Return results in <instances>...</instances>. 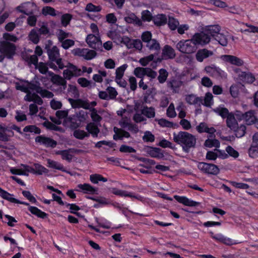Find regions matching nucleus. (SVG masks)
Listing matches in <instances>:
<instances>
[{"label": "nucleus", "instance_id": "25", "mask_svg": "<svg viewBox=\"0 0 258 258\" xmlns=\"http://www.w3.org/2000/svg\"><path fill=\"white\" fill-rule=\"evenodd\" d=\"M221 30V27L219 25H209L205 27L204 31L210 36L215 37L216 34L219 33Z\"/></svg>", "mask_w": 258, "mask_h": 258}, {"label": "nucleus", "instance_id": "19", "mask_svg": "<svg viewBox=\"0 0 258 258\" xmlns=\"http://www.w3.org/2000/svg\"><path fill=\"white\" fill-rule=\"evenodd\" d=\"M176 54L174 49L170 46L166 45L162 49V56L163 59H173Z\"/></svg>", "mask_w": 258, "mask_h": 258}, {"label": "nucleus", "instance_id": "4", "mask_svg": "<svg viewBox=\"0 0 258 258\" xmlns=\"http://www.w3.org/2000/svg\"><path fill=\"white\" fill-rule=\"evenodd\" d=\"M176 48L180 52L191 54L196 51L197 47L192 40V38L185 40H181L176 44Z\"/></svg>", "mask_w": 258, "mask_h": 258}, {"label": "nucleus", "instance_id": "58", "mask_svg": "<svg viewBox=\"0 0 258 258\" xmlns=\"http://www.w3.org/2000/svg\"><path fill=\"white\" fill-rule=\"evenodd\" d=\"M168 25L172 30H174L179 25V22L178 20L175 18L171 17H169Z\"/></svg>", "mask_w": 258, "mask_h": 258}, {"label": "nucleus", "instance_id": "15", "mask_svg": "<svg viewBox=\"0 0 258 258\" xmlns=\"http://www.w3.org/2000/svg\"><path fill=\"white\" fill-rule=\"evenodd\" d=\"M33 91H35L37 93L39 94L43 98H51L53 97V94L46 89H43L38 82H36L35 85H32Z\"/></svg>", "mask_w": 258, "mask_h": 258}, {"label": "nucleus", "instance_id": "33", "mask_svg": "<svg viewBox=\"0 0 258 258\" xmlns=\"http://www.w3.org/2000/svg\"><path fill=\"white\" fill-rule=\"evenodd\" d=\"M0 196L4 199L8 200L12 203H16V202H19L18 200L12 197V195L8 192L6 190H3L1 187H0Z\"/></svg>", "mask_w": 258, "mask_h": 258}, {"label": "nucleus", "instance_id": "57", "mask_svg": "<svg viewBox=\"0 0 258 258\" xmlns=\"http://www.w3.org/2000/svg\"><path fill=\"white\" fill-rule=\"evenodd\" d=\"M36 68L38 70L39 72L42 74H46L47 73L48 74L49 72L48 70L47 64L40 62L36 66Z\"/></svg>", "mask_w": 258, "mask_h": 258}, {"label": "nucleus", "instance_id": "36", "mask_svg": "<svg viewBox=\"0 0 258 258\" xmlns=\"http://www.w3.org/2000/svg\"><path fill=\"white\" fill-rule=\"evenodd\" d=\"M124 20L128 23H134L138 25H142L141 20L138 18L134 14H131L128 16L124 18Z\"/></svg>", "mask_w": 258, "mask_h": 258}, {"label": "nucleus", "instance_id": "48", "mask_svg": "<svg viewBox=\"0 0 258 258\" xmlns=\"http://www.w3.org/2000/svg\"><path fill=\"white\" fill-rule=\"evenodd\" d=\"M8 131L7 127L0 124V141L7 142L9 141V136L6 134Z\"/></svg>", "mask_w": 258, "mask_h": 258}, {"label": "nucleus", "instance_id": "63", "mask_svg": "<svg viewBox=\"0 0 258 258\" xmlns=\"http://www.w3.org/2000/svg\"><path fill=\"white\" fill-rule=\"evenodd\" d=\"M60 43L61 47L64 49H68L75 45V41L69 39H66Z\"/></svg>", "mask_w": 258, "mask_h": 258}, {"label": "nucleus", "instance_id": "45", "mask_svg": "<svg viewBox=\"0 0 258 258\" xmlns=\"http://www.w3.org/2000/svg\"><path fill=\"white\" fill-rule=\"evenodd\" d=\"M74 136L79 140H83L85 137H89V134L85 132L83 130H76L74 132Z\"/></svg>", "mask_w": 258, "mask_h": 258}, {"label": "nucleus", "instance_id": "61", "mask_svg": "<svg viewBox=\"0 0 258 258\" xmlns=\"http://www.w3.org/2000/svg\"><path fill=\"white\" fill-rule=\"evenodd\" d=\"M34 166L33 169H35L34 173L41 175L43 173L47 172V169L39 164H34Z\"/></svg>", "mask_w": 258, "mask_h": 258}, {"label": "nucleus", "instance_id": "26", "mask_svg": "<svg viewBox=\"0 0 258 258\" xmlns=\"http://www.w3.org/2000/svg\"><path fill=\"white\" fill-rule=\"evenodd\" d=\"M197 131L200 133H207L209 134H213L216 130L214 127H209L205 122H201L196 127Z\"/></svg>", "mask_w": 258, "mask_h": 258}, {"label": "nucleus", "instance_id": "44", "mask_svg": "<svg viewBox=\"0 0 258 258\" xmlns=\"http://www.w3.org/2000/svg\"><path fill=\"white\" fill-rule=\"evenodd\" d=\"M29 39L34 44H37L39 41V34L33 29L29 34Z\"/></svg>", "mask_w": 258, "mask_h": 258}, {"label": "nucleus", "instance_id": "49", "mask_svg": "<svg viewBox=\"0 0 258 258\" xmlns=\"http://www.w3.org/2000/svg\"><path fill=\"white\" fill-rule=\"evenodd\" d=\"M240 76L248 83H252L255 80L254 76L250 73L241 72Z\"/></svg>", "mask_w": 258, "mask_h": 258}, {"label": "nucleus", "instance_id": "1", "mask_svg": "<svg viewBox=\"0 0 258 258\" xmlns=\"http://www.w3.org/2000/svg\"><path fill=\"white\" fill-rule=\"evenodd\" d=\"M48 56L49 61L47 62L48 66L54 71L62 70L64 68V63L62 58L60 57L59 49L56 46H52V41H48V44L45 46Z\"/></svg>", "mask_w": 258, "mask_h": 258}, {"label": "nucleus", "instance_id": "40", "mask_svg": "<svg viewBox=\"0 0 258 258\" xmlns=\"http://www.w3.org/2000/svg\"><path fill=\"white\" fill-rule=\"evenodd\" d=\"M159 75L158 77V80L161 84H163L166 81L168 76V73L164 69H161L159 71Z\"/></svg>", "mask_w": 258, "mask_h": 258}, {"label": "nucleus", "instance_id": "35", "mask_svg": "<svg viewBox=\"0 0 258 258\" xmlns=\"http://www.w3.org/2000/svg\"><path fill=\"white\" fill-rule=\"evenodd\" d=\"M146 46L150 50H155V51H159L160 49V44L155 39H153L152 40L147 42L146 44Z\"/></svg>", "mask_w": 258, "mask_h": 258}, {"label": "nucleus", "instance_id": "28", "mask_svg": "<svg viewBox=\"0 0 258 258\" xmlns=\"http://www.w3.org/2000/svg\"><path fill=\"white\" fill-rule=\"evenodd\" d=\"M142 114L149 118H153L155 116V109L154 107L144 106L141 110Z\"/></svg>", "mask_w": 258, "mask_h": 258}, {"label": "nucleus", "instance_id": "10", "mask_svg": "<svg viewBox=\"0 0 258 258\" xmlns=\"http://www.w3.org/2000/svg\"><path fill=\"white\" fill-rule=\"evenodd\" d=\"M198 167L201 171L208 174L216 175L220 172L218 167L213 164L200 162L198 164Z\"/></svg>", "mask_w": 258, "mask_h": 258}, {"label": "nucleus", "instance_id": "55", "mask_svg": "<svg viewBox=\"0 0 258 258\" xmlns=\"http://www.w3.org/2000/svg\"><path fill=\"white\" fill-rule=\"evenodd\" d=\"M213 103V95L211 93H207L206 94L204 103H201L206 107H210Z\"/></svg>", "mask_w": 258, "mask_h": 258}, {"label": "nucleus", "instance_id": "42", "mask_svg": "<svg viewBox=\"0 0 258 258\" xmlns=\"http://www.w3.org/2000/svg\"><path fill=\"white\" fill-rule=\"evenodd\" d=\"M42 14L44 15H50L52 16H56L60 13L56 12L53 8L47 6L43 8Z\"/></svg>", "mask_w": 258, "mask_h": 258}, {"label": "nucleus", "instance_id": "16", "mask_svg": "<svg viewBox=\"0 0 258 258\" xmlns=\"http://www.w3.org/2000/svg\"><path fill=\"white\" fill-rule=\"evenodd\" d=\"M68 101L73 108L82 107L86 109H89L90 104L86 101L81 99H74L69 98Z\"/></svg>", "mask_w": 258, "mask_h": 258}, {"label": "nucleus", "instance_id": "5", "mask_svg": "<svg viewBox=\"0 0 258 258\" xmlns=\"http://www.w3.org/2000/svg\"><path fill=\"white\" fill-rule=\"evenodd\" d=\"M235 116L237 119L239 120H244L247 125L254 124L258 119L255 115V112L253 110H250L244 113L239 111H236Z\"/></svg>", "mask_w": 258, "mask_h": 258}, {"label": "nucleus", "instance_id": "30", "mask_svg": "<svg viewBox=\"0 0 258 258\" xmlns=\"http://www.w3.org/2000/svg\"><path fill=\"white\" fill-rule=\"evenodd\" d=\"M86 130L94 137H97L99 133V129L93 122L88 123L86 126Z\"/></svg>", "mask_w": 258, "mask_h": 258}, {"label": "nucleus", "instance_id": "62", "mask_svg": "<svg viewBox=\"0 0 258 258\" xmlns=\"http://www.w3.org/2000/svg\"><path fill=\"white\" fill-rule=\"evenodd\" d=\"M43 125L47 128L51 130L59 131L61 129L60 127L56 126L55 124L47 120L43 123Z\"/></svg>", "mask_w": 258, "mask_h": 258}, {"label": "nucleus", "instance_id": "51", "mask_svg": "<svg viewBox=\"0 0 258 258\" xmlns=\"http://www.w3.org/2000/svg\"><path fill=\"white\" fill-rule=\"evenodd\" d=\"M119 196L124 197H130L136 199L140 201H142L143 198L140 196H136L132 192H128L126 190H120Z\"/></svg>", "mask_w": 258, "mask_h": 258}, {"label": "nucleus", "instance_id": "29", "mask_svg": "<svg viewBox=\"0 0 258 258\" xmlns=\"http://www.w3.org/2000/svg\"><path fill=\"white\" fill-rule=\"evenodd\" d=\"M78 187L84 191L85 194H94L97 191V189L94 188L89 184L84 183L83 184H80L78 185Z\"/></svg>", "mask_w": 258, "mask_h": 258}, {"label": "nucleus", "instance_id": "3", "mask_svg": "<svg viewBox=\"0 0 258 258\" xmlns=\"http://www.w3.org/2000/svg\"><path fill=\"white\" fill-rule=\"evenodd\" d=\"M227 127L232 130L237 138L243 137L245 134L246 126L243 124L239 125L233 114L230 115L226 119Z\"/></svg>", "mask_w": 258, "mask_h": 258}, {"label": "nucleus", "instance_id": "47", "mask_svg": "<svg viewBox=\"0 0 258 258\" xmlns=\"http://www.w3.org/2000/svg\"><path fill=\"white\" fill-rule=\"evenodd\" d=\"M56 154L60 155L62 159L66 160L69 162L72 160L73 155L69 153V150L58 151L56 152Z\"/></svg>", "mask_w": 258, "mask_h": 258}, {"label": "nucleus", "instance_id": "54", "mask_svg": "<svg viewBox=\"0 0 258 258\" xmlns=\"http://www.w3.org/2000/svg\"><path fill=\"white\" fill-rule=\"evenodd\" d=\"M145 68L138 67L135 69L134 71V75L141 79H144L145 76Z\"/></svg>", "mask_w": 258, "mask_h": 258}, {"label": "nucleus", "instance_id": "11", "mask_svg": "<svg viewBox=\"0 0 258 258\" xmlns=\"http://www.w3.org/2000/svg\"><path fill=\"white\" fill-rule=\"evenodd\" d=\"M16 47L13 43L4 42L0 45V52L8 58H12L15 54Z\"/></svg>", "mask_w": 258, "mask_h": 258}, {"label": "nucleus", "instance_id": "37", "mask_svg": "<svg viewBox=\"0 0 258 258\" xmlns=\"http://www.w3.org/2000/svg\"><path fill=\"white\" fill-rule=\"evenodd\" d=\"M148 153L153 158H161L163 157V154L160 153V149L157 148L150 147Z\"/></svg>", "mask_w": 258, "mask_h": 258}, {"label": "nucleus", "instance_id": "24", "mask_svg": "<svg viewBox=\"0 0 258 258\" xmlns=\"http://www.w3.org/2000/svg\"><path fill=\"white\" fill-rule=\"evenodd\" d=\"M213 54V52L208 50L207 49H202L199 50L196 54L197 60L199 62H202L205 58L208 57Z\"/></svg>", "mask_w": 258, "mask_h": 258}, {"label": "nucleus", "instance_id": "34", "mask_svg": "<svg viewBox=\"0 0 258 258\" xmlns=\"http://www.w3.org/2000/svg\"><path fill=\"white\" fill-rule=\"evenodd\" d=\"M167 20L166 15L163 14L157 15L153 19L154 22L157 26H161L165 24Z\"/></svg>", "mask_w": 258, "mask_h": 258}, {"label": "nucleus", "instance_id": "56", "mask_svg": "<svg viewBox=\"0 0 258 258\" xmlns=\"http://www.w3.org/2000/svg\"><path fill=\"white\" fill-rule=\"evenodd\" d=\"M24 132L34 133L36 134H39L41 132L40 129L35 125H27L23 129Z\"/></svg>", "mask_w": 258, "mask_h": 258}, {"label": "nucleus", "instance_id": "39", "mask_svg": "<svg viewBox=\"0 0 258 258\" xmlns=\"http://www.w3.org/2000/svg\"><path fill=\"white\" fill-rule=\"evenodd\" d=\"M214 39L222 46H226L228 44V39L226 36L222 33L217 34Z\"/></svg>", "mask_w": 258, "mask_h": 258}, {"label": "nucleus", "instance_id": "18", "mask_svg": "<svg viewBox=\"0 0 258 258\" xmlns=\"http://www.w3.org/2000/svg\"><path fill=\"white\" fill-rule=\"evenodd\" d=\"M205 70L210 75L216 78L222 77L224 75V72L222 70L213 64L206 67Z\"/></svg>", "mask_w": 258, "mask_h": 258}, {"label": "nucleus", "instance_id": "52", "mask_svg": "<svg viewBox=\"0 0 258 258\" xmlns=\"http://www.w3.org/2000/svg\"><path fill=\"white\" fill-rule=\"evenodd\" d=\"M90 179L93 183H97L99 181L106 182L107 181V178L103 177L100 174H92L90 176Z\"/></svg>", "mask_w": 258, "mask_h": 258}, {"label": "nucleus", "instance_id": "59", "mask_svg": "<svg viewBox=\"0 0 258 258\" xmlns=\"http://www.w3.org/2000/svg\"><path fill=\"white\" fill-rule=\"evenodd\" d=\"M85 10L91 12H98L101 10V7L99 6H95L92 3L87 5Z\"/></svg>", "mask_w": 258, "mask_h": 258}, {"label": "nucleus", "instance_id": "2", "mask_svg": "<svg viewBox=\"0 0 258 258\" xmlns=\"http://www.w3.org/2000/svg\"><path fill=\"white\" fill-rule=\"evenodd\" d=\"M173 140L176 143L181 145L183 151L186 153H188L190 148L195 147L197 141L194 135L186 132L174 133Z\"/></svg>", "mask_w": 258, "mask_h": 258}, {"label": "nucleus", "instance_id": "12", "mask_svg": "<svg viewBox=\"0 0 258 258\" xmlns=\"http://www.w3.org/2000/svg\"><path fill=\"white\" fill-rule=\"evenodd\" d=\"M86 41L89 46L93 49L97 50L102 47V42L100 38L96 36L94 34H89L87 35Z\"/></svg>", "mask_w": 258, "mask_h": 258}, {"label": "nucleus", "instance_id": "43", "mask_svg": "<svg viewBox=\"0 0 258 258\" xmlns=\"http://www.w3.org/2000/svg\"><path fill=\"white\" fill-rule=\"evenodd\" d=\"M214 111L219 114L222 118H226L231 115L232 113H229L228 110L226 108H217L214 109Z\"/></svg>", "mask_w": 258, "mask_h": 258}, {"label": "nucleus", "instance_id": "31", "mask_svg": "<svg viewBox=\"0 0 258 258\" xmlns=\"http://www.w3.org/2000/svg\"><path fill=\"white\" fill-rule=\"evenodd\" d=\"M126 46L129 48L134 47L138 50H141L142 48L143 44L141 41L139 39L128 40Z\"/></svg>", "mask_w": 258, "mask_h": 258}, {"label": "nucleus", "instance_id": "17", "mask_svg": "<svg viewBox=\"0 0 258 258\" xmlns=\"http://www.w3.org/2000/svg\"><path fill=\"white\" fill-rule=\"evenodd\" d=\"M183 82L178 80L175 79H170L167 82V86L168 88H170L173 93H177L179 92L180 88L182 85Z\"/></svg>", "mask_w": 258, "mask_h": 258}, {"label": "nucleus", "instance_id": "9", "mask_svg": "<svg viewBox=\"0 0 258 258\" xmlns=\"http://www.w3.org/2000/svg\"><path fill=\"white\" fill-rule=\"evenodd\" d=\"M191 38L196 46L197 45H205L209 43L211 40L210 35L206 33L205 31L195 33Z\"/></svg>", "mask_w": 258, "mask_h": 258}, {"label": "nucleus", "instance_id": "21", "mask_svg": "<svg viewBox=\"0 0 258 258\" xmlns=\"http://www.w3.org/2000/svg\"><path fill=\"white\" fill-rule=\"evenodd\" d=\"M221 57L223 60L228 62L232 64L241 66L243 64V61L242 59L234 55H223Z\"/></svg>", "mask_w": 258, "mask_h": 258}, {"label": "nucleus", "instance_id": "60", "mask_svg": "<svg viewBox=\"0 0 258 258\" xmlns=\"http://www.w3.org/2000/svg\"><path fill=\"white\" fill-rule=\"evenodd\" d=\"M154 57V54H150L146 57L141 58L139 62L142 66L145 67L146 66L150 61L153 60Z\"/></svg>", "mask_w": 258, "mask_h": 258}, {"label": "nucleus", "instance_id": "23", "mask_svg": "<svg viewBox=\"0 0 258 258\" xmlns=\"http://www.w3.org/2000/svg\"><path fill=\"white\" fill-rule=\"evenodd\" d=\"M22 82V83L21 84H17L16 85V88L17 90H20L25 93L29 92V90L33 91L31 86L36 85V83L29 82L25 80H23Z\"/></svg>", "mask_w": 258, "mask_h": 258}, {"label": "nucleus", "instance_id": "32", "mask_svg": "<svg viewBox=\"0 0 258 258\" xmlns=\"http://www.w3.org/2000/svg\"><path fill=\"white\" fill-rule=\"evenodd\" d=\"M29 210L32 214L35 215L39 218L44 219L47 217V215L46 213L41 211L36 207L30 206L29 207Z\"/></svg>", "mask_w": 258, "mask_h": 258}, {"label": "nucleus", "instance_id": "38", "mask_svg": "<svg viewBox=\"0 0 258 258\" xmlns=\"http://www.w3.org/2000/svg\"><path fill=\"white\" fill-rule=\"evenodd\" d=\"M56 35L58 41L61 42L62 41L70 37L71 34L65 32L62 29H58L56 33Z\"/></svg>", "mask_w": 258, "mask_h": 258}, {"label": "nucleus", "instance_id": "8", "mask_svg": "<svg viewBox=\"0 0 258 258\" xmlns=\"http://www.w3.org/2000/svg\"><path fill=\"white\" fill-rule=\"evenodd\" d=\"M64 68L66 67L67 69L63 71V75L65 79L67 80H71L73 77L80 76L82 74L80 69L71 63H68L67 65L64 64Z\"/></svg>", "mask_w": 258, "mask_h": 258}, {"label": "nucleus", "instance_id": "22", "mask_svg": "<svg viewBox=\"0 0 258 258\" xmlns=\"http://www.w3.org/2000/svg\"><path fill=\"white\" fill-rule=\"evenodd\" d=\"M174 198L179 203L187 206L196 207L199 205V203L190 200L185 197H180L175 195Z\"/></svg>", "mask_w": 258, "mask_h": 258}, {"label": "nucleus", "instance_id": "20", "mask_svg": "<svg viewBox=\"0 0 258 258\" xmlns=\"http://www.w3.org/2000/svg\"><path fill=\"white\" fill-rule=\"evenodd\" d=\"M211 236L213 239H214L216 240H218V241H219L226 245H231L237 244L239 243V242H236L234 240H233L230 238L224 237L222 234H218V235H214V233L213 232H211Z\"/></svg>", "mask_w": 258, "mask_h": 258}, {"label": "nucleus", "instance_id": "14", "mask_svg": "<svg viewBox=\"0 0 258 258\" xmlns=\"http://www.w3.org/2000/svg\"><path fill=\"white\" fill-rule=\"evenodd\" d=\"M35 142L39 143L47 148H55L57 143L56 141L50 138L46 137L43 136H37L35 138Z\"/></svg>", "mask_w": 258, "mask_h": 258}, {"label": "nucleus", "instance_id": "46", "mask_svg": "<svg viewBox=\"0 0 258 258\" xmlns=\"http://www.w3.org/2000/svg\"><path fill=\"white\" fill-rule=\"evenodd\" d=\"M204 145L206 147H207L209 148H212V147L218 148L220 147V142L217 139H208L206 140Z\"/></svg>", "mask_w": 258, "mask_h": 258}, {"label": "nucleus", "instance_id": "27", "mask_svg": "<svg viewBox=\"0 0 258 258\" xmlns=\"http://www.w3.org/2000/svg\"><path fill=\"white\" fill-rule=\"evenodd\" d=\"M186 101L189 104H201L203 103V99L202 98L197 97L195 95H188L185 97Z\"/></svg>", "mask_w": 258, "mask_h": 258}, {"label": "nucleus", "instance_id": "7", "mask_svg": "<svg viewBox=\"0 0 258 258\" xmlns=\"http://www.w3.org/2000/svg\"><path fill=\"white\" fill-rule=\"evenodd\" d=\"M72 53L75 56L82 57L86 60L92 59L96 55L95 51L88 48H75L72 50Z\"/></svg>", "mask_w": 258, "mask_h": 258}, {"label": "nucleus", "instance_id": "41", "mask_svg": "<svg viewBox=\"0 0 258 258\" xmlns=\"http://www.w3.org/2000/svg\"><path fill=\"white\" fill-rule=\"evenodd\" d=\"M47 163L49 167L56 169L64 172H66L63 165L55 161H53L50 159H48Z\"/></svg>", "mask_w": 258, "mask_h": 258}, {"label": "nucleus", "instance_id": "64", "mask_svg": "<svg viewBox=\"0 0 258 258\" xmlns=\"http://www.w3.org/2000/svg\"><path fill=\"white\" fill-rule=\"evenodd\" d=\"M127 68L126 64H123L116 70V77L115 78L121 79L123 76L124 72Z\"/></svg>", "mask_w": 258, "mask_h": 258}, {"label": "nucleus", "instance_id": "50", "mask_svg": "<svg viewBox=\"0 0 258 258\" xmlns=\"http://www.w3.org/2000/svg\"><path fill=\"white\" fill-rule=\"evenodd\" d=\"M73 17L70 14H64L61 16V23L63 27H67L70 24Z\"/></svg>", "mask_w": 258, "mask_h": 258}, {"label": "nucleus", "instance_id": "53", "mask_svg": "<svg viewBox=\"0 0 258 258\" xmlns=\"http://www.w3.org/2000/svg\"><path fill=\"white\" fill-rule=\"evenodd\" d=\"M68 92L72 97L78 98L79 96V93L77 87L73 85H69L68 89Z\"/></svg>", "mask_w": 258, "mask_h": 258}, {"label": "nucleus", "instance_id": "6", "mask_svg": "<svg viewBox=\"0 0 258 258\" xmlns=\"http://www.w3.org/2000/svg\"><path fill=\"white\" fill-rule=\"evenodd\" d=\"M48 75L51 77V81L52 83L59 86L56 91L59 93H64L67 88L66 79L58 75H55L53 72H48Z\"/></svg>", "mask_w": 258, "mask_h": 258}, {"label": "nucleus", "instance_id": "13", "mask_svg": "<svg viewBox=\"0 0 258 258\" xmlns=\"http://www.w3.org/2000/svg\"><path fill=\"white\" fill-rule=\"evenodd\" d=\"M36 8V6L34 4L28 2L17 7V10L26 15H31L34 14Z\"/></svg>", "mask_w": 258, "mask_h": 258}]
</instances>
